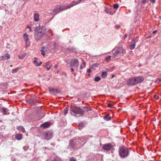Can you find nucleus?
<instances>
[{"mask_svg": "<svg viewBox=\"0 0 161 161\" xmlns=\"http://www.w3.org/2000/svg\"><path fill=\"white\" fill-rule=\"evenodd\" d=\"M45 35V30L42 27L39 26L35 29L34 37L35 40L39 41Z\"/></svg>", "mask_w": 161, "mask_h": 161, "instance_id": "nucleus-1", "label": "nucleus"}, {"mask_svg": "<svg viewBox=\"0 0 161 161\" xmlns=\"http://www.w3.org/2000/svg\"><path fill=\"white\" fill-rule=\"evenodd\" d=\"M70 111L71 114L74 116L80 117L81 116V108L75 106H71Z\"/></svg>", "mask_w": 161, "mask_h": 161, "instance_id": "nucleus-2", "label": "nucleus"}, {"mask_svg": "<svg viewBox=\"0 0 161 161\" xmlns=\"http://www.w3.org/2000/svg\"><path fill=\"white\" fill-rule=\"evenodd\" d=\"M119 153L120 156L122 158L127 157L129 154L128 149L124 147H121L119 149Z\"/></svg>", "mask_w": 161, "mask_h": 161, "instance_id": "nucleus-3", "label": "nucleus"}, {"mask_svg": "<svg viewBox=\"0 0 161 161\" xmlns=\"http://www.w3.org/2000/svg\"><path fill=\"white\" fill-rule=\"evenodd\" d=\"M124 52L125 50L122 47H119L116 51L114 53H113L112 57L115 58H118L123 55Z\"/></svg>", "mask_w": 161, "mask_h": 161, "instance_id": "nucleus-4", "label": "nucleus"}, {"mask_svg": "<svg viewBox=\"0 0 161 161\" xmlns=\"http://www.w3.org/2000/svg\"><path fill=\"white\" fill-rule=\"evenodd\" d=\"M89 136H86L79 137L78 141L76 140L77 143L80 144V147H82L86 142V139L88 138Z\"/></svg>", "mask_w": 161, "mask_h": 161, "instance_id": "nucleus-5", "label": "nucleus"}, {"mask_svg": "<svg viewBox=\"0 0 161 161\" xmlns=\"http://www.w3.org/2000/svg\"><path fill=\"white\" fill-rule=\"evenodd\" d=\"M66 9H67L66 6H60L58 5L55 7L53 11L55 14H56L61 11Z\"/></svg>", "mask_w": 161, "mask_h": 161, "instance_id": "nucleus-6", "label": "nucleus"}, {"mask_svg": "<svg viewBox=\"0 0 161 161\" xmlns=\"http://www.w3.org/2000/svg\"><path fill=\"white\" fill-rule=\"evenodd\" d=\"M79 62L78 60L77 59H73L71 60L70 65V66L74 68H75L76 69H77L79 67Z\"/></svg>", "mask_w": 161, "mask_h": 161, "instance_id": "nucleus-7", "label": "nucleus"}, {"mask_svg": "<svg viewBox=\"0 0 161 161\" xmlns=\"http://www.w3.org/2000/svg\"><path fill=\"white\" fill-rule=\"evenodd\" d=\"M126 84L130 86L136 85L135 77H131L129 78L127 81Z\"/></svg>", "mask_w": 161, "mask_h": 161, "instance_id": "nucleus-8", "label": "nucleus"}, {"mask_svg": "<svg viewBox=\"0 0 161 161\" xmlns=\"http://www.w3.org/2000/svg\"><path fill=\"white\" fill-rule=\"evenodd\" d=\"M102 148L107 151L112 150L113 149V147L111 143L104 144L102 146Z\"/></svg>", "mask_w": 161, "mask_h": 161, "instance_id": "nucleus-9", "label": "nucleus"}, {"mask_svg": "<svg viewBox=\"0 0 161 161\" xmlns=\"http://www.w3.org/2000/svg\"><path fill=\"white\" fill-rule=\"evenodd\" d=\"M138 41V39L137 37L134 39L131 42V44L129 46V48L130 50H132L135 48Z\"/></svg>", "mask_w": 161, "mask_h": 161, "instance_id": "nucleus-10", "label": "nucleus"}, {"mask_svg": "<svg viewBox=\"0 0 161 161\" xmlns=\"http://www.w3.org/2000/svg\"><path fill=\"white\" fill-rule=\"evenodd\" d=\"M79 143H77V141L70 140L69 141V148L72 149L74 148L77 145H78Z\"/></svg>", "mask_w": 161, "mask_h": 161, "instance_id": "nucleus-11", "label": "nucleus"}, {"mask_svg": "<svg viewBox=\"0 0 161 161\" xmlns=\"http://www.w3.org/2000/svg\"><path fill=\"white\" fill-rule=\"evenodd\" d=\"M134 77L136 84L142 82L144 80L143 77L141 76H136Z\"/></svg>", "mask_w": 161, "mask_h": 161, "instance_id": "nucleus-12", "label": "nucleus"}, {"mask_svg": "<svg viewBox=\"0 0 161 161\" xmlns=\"http://www.w3.org/2000/svg\"><path fill=\"white\" fill-rule=\"evenodd\" d=\"M91 108H90L87 107H84L81 109V115H83L84 114V113L88 111H91Z\"/></svg>", "mask_w": 161, "mask_h": 161, "instance_id": "nucleus-13", "label": "nucleus"}, {"mask_svg": "<svg viewBox=\"0 0 161 161\" xmlns=\"http://www.w3.org/2000/svg\"><path fill=\"white\" fill-rule=\"evenodd\" d=\"M52 137V133L51 131L47 132L45 136V138L47 140H48L51 138Z\"/></svg>", "mask_w": 161, "mask_h": 161, "instance_id": "nucleus-14", "label": "nucleus"}, {"mask_svg": "<svg viewBox=\"0 0 161 161\" xmlns=\"http://www.w3.org/2000/svg\"><path fill=\"white\" fill-rule=\"evenodd\" d=\"M9 111L8 108L4 107L2 108L1 110V112L4 115L9 114Z\"/></svg>", "mask_w": 161, "mask_h": 161, "instance_id": "nucleus-15", "label": "nucleus"}, {"mask_svg": "<svg viewBox=\"0 0 161 161\" xmlns=\"http://www.w3.org/2000/svg\"><path fill=\"white\" fill-rule=\"evenodd\" d=\"M23 37L25 41V43L26 46H29V43H28V40L29 39L28 38V35L27 34L25 33L24 34Z\"/></svg>", "mask_w": 161, "mask_h": 161, "instance_id": "nucleus-16", "label": "nucleus"}, {"mask_svg": "<svg viewBox=\"0 0 161 161\" xmlns=\"http://www.w3.org/2000/svg\"><path fill=\"white\" fill-rule=\"evenodd\" d=\"M77 4L76 2L75 1H73L71 3L69 4H68L66 6V9H69Z\"/></svg>", "mask_w": 161, "mask_h": 161, "instance_id": "nucleus-17", "label": "nucleus"}, {"mask_svg": "<svg viewBox=\"0 0 161 161\" xmlns=\"http://www.w3.org/2000/svg\"><path fill=\"white\" fill-rule=\"evenodd\" d=\"M112 9V8H108L107 7H105L104 11L107 14H109L110 15H113V14L111 12V10Z\"/></svg>", "mask_w": 161, "mask_h": 161, "instance_id": "nucleus-18", "label": "nucleus"}, {"mask_svg": "<svg viewBox=\"0 0 161 161\" xmlns=\"http://www.w3.org/2000/svg\"><path fill=\"white\" fill-rule=\"evenodd\" d=\"M50 124L48 122H46L41 125V126L43 128H47L50 126Z\"/></svg>", "mask_w": 161, "mask_h": 161, "instance_id": "nucleus-19", "label": "nucleus"}, {"mask_svg": "<svg viewBox=\"0 0 161 161\" xmlns=\"http://www.w3.org/2000/svg\"><path fill=\"white\" fill-rule=\"evenodd\" d=\"M49 92L50 93L54 94L58 92V90L55 88H52L49 89Z\"/></svg>", "mask_w": 161, "mask_h": 161, "instance_id": "nucleus-20", "label": "nucleus"}, {"mask_svg": "<svg viewBox=\"0 0 161 161\" xmlns=\"http://www.w3.org/2000/svg\"><path fill=\"white\" fill-rule=\"evenodd\" d=\"M34 19L36 22H37L39 21V14L36 13L34 14Z\"/></svg>", "mask_w": 161, "mask_h": 161, "instance_id": "nucleus-21", "label": "nucleus"}, {"mask_svg": "<svg viewBox=\"0 0 161 161\" xmlns=\"http://www.w3.org/2000/svg\"><path fill=\"white\" fill-rule=\"evenodd\" d=\"M15 137L17 140H20L22 138V135L21 134H17L15 135Z\"/></svg>", "mask_w": 161, "mask_h": 161, "instance_id": "nucleus-22", "label": "nucleus"}, {"mask_svg": "<svg viewBox=\"0 0 161 161\" xmlns=\"http://www.w3.org/2000/svg\"><path fill=\"white\" fill-rule=\"evenodd\" d=\"M103 118L105 120L108 121L111 119V117L109 115L107 114L103 117Z\"/></svg>", "mask_w": 161, "mask_h": 161, "instance_id": "nucleus-23", "label": "nucleus"}, {"mask_svg": "<svg viewBox=\"0 0 161 161\" xmlns=\"http://www.w3.org/2000/svg\"><path fill=\"white\" fill-rule=\"evenodd\" d=\"M9 57V55L8 54H6L2 56V59L3 60H7L8 59Z\"/></svg>", "mask_w": 161, "mask_h": 161, "instance_id": "nucleus-24", "label": "nucleus"}, {"mask_svg": "<svg viewBox=\"0 0 161 161\" xmlns=\"http://www.w3.org/2000/svg\"><path fill=\"white\" fill-rule=\"evenodd\" d=\"M26 54L25 53H24L22 54L19 55L18 57L19 59H22L25 56Z\"/></svg>", "mask_w": 161, "mask_h": 161, "instance_id": "nucleus-25", "label": "nucleus"}, {"mask_svg": "<svg viewBox=\"0 0 161 161\" xmlns=\"http://www.w3.org/2000/svg\"><path fill=\"white\" fill-rule=\"evenodd\" d=\"M17 129L19 130L22 131L23 132H24L25 131V128L21 126H18L17 127Z\"/></svg>", "mask_w": 161, "mask_h": 161, "instance_id": "nucleus-26", "label": "nucleus"}, {"mask_svg": "<svg viewBox=\"0 0 161 161\" xmlns=\"http://www.w3.org/2000/svg\"><path fill=\"white\" fill-rule=\"evenodd\" d=\"M107 73L106 72H103L101 74V77L103 78H105L107 76Z\"/></svg>", "mask_w": 161, "mask_h": 161, "instance_id": "nucleus-27", "label": "nucleus"}, {"mask_svg": "<svg viewBox=\"0 0 161 161\" xmlns=\"http://www.w3.org/2000/svg\"><path fill=\"white\" fill-rule=\"evenodd\" d=\"M100 79H101V78L100 77H99L98 76H97L95 77V78L94 79V80L95 81L98 82L100 80Z\"/></svg>", "mask_w": 161, "mask_h": 161, "instance_id": "nucleus-28", "label": "nucleus"}, {"mask_svg": "<svg viewBox=\"0 0 161 161\" xmlns=\"http://www.w3.org/2000/svg\"><path fill=\"white\" fill-rule=\"evenodd\" d=\"M111 57V56L110 55L107 56V57L105 58V60L106 61H109V60H110Z\"/></svg>", "mask_w": 161, "mask_h": 161, "instance_id": "nucleus-29", "label": "nucleus"}, {"mask_svg": "<svg viewBox=\"0 0 161 161\" xmlns=\"http://www.w3.org/2000/svg\"><path fill=\"white\" fill-rule=\"evenodd\" d=\"M19 70V68H17L15 69H13L12 70V73H16Z\"/></svg>", "mask_w": 161, "mask_h": 161, "instance_id": "nucleus-30", "label": "nucleus"}, {"mask_svg": "<svg viewBox=\"0 0 161 161\" xmlns=\"http://www.w3.org/2000/svg\"><path fill=\"white\" fill-rule=\"evenodd\" d=\"M84 124L82 122L80 123L79 124V129L80 130H81L82 129V128Z\"/></svg>", "mask_w": 161, "mask_h": 161, "instance_id": "nucleus-31", "label": "nucleus"}, {"mask_svg": "<svg viewBox=\"0 0 161 161\" xmlns=\"http://www.w3.org/2000/svg\"><path fill=\"white\" fill-rule=\"evenodd\" d=\"M69 110V108L68 107L66 108L64 110V113L65 114H66L68 113V112Z\"/></svg>", "mask_w": 161, "mask_h": 161, "instance_id": "nucleus-32", "label": "nucleus"}, {"mask_svg": "<svg viewBox=\"0 0 161 161\" xmlns=\"http://www.w3.org/2000/svg\"><path fill=\"white\" fill-rule=\"evenodd\" d=\"M69 49L71 52H74L75 51V49L73 47H70Z\"/></svg>", "mask_w": 161, "mask_h": 161, "instance_id": "nucleus-33", "label": "nucleus"}, {"mask_svg": "<svg viewBox=\"0 0 161 161\" xmlns=\"http://www.w3.org/2000/svg\"><path fill=\"white\" fill-rule=\"evenodd\" d=\"M119 7V5L118 4H115L114 5V9H117Z\"/></svg>", "mask_w": 161, "mask_h": 161, "instance_id": "nucleus-34", "label": "nucleus"}, {"mask_svg": "<svg viewBox=\"0 0 161 161\" xmlns=\"http://www.w3.org/2000/svg\"><path fill=\"white\" fill-rule=\"evenodd\" d=\"M42 62H40L39 63H36V64L35 66H40L41 64H42Z\"/></svg>", "mask_w": 161, "mask_h": 161, "instance_id": "nucleus-35", "label": "nucleus"}, {"mask_svg": "<svg viewBox=\"0 0 161 161\" xmlns=\"http://www.w3.org/2000/svg\"><path fill=\"white\" fill-rule=\"evenodd\" d=\"M69 161H76V160L74 158H70Z\"/></svg>", "mask_w": 161, "mask_h": 161, "instance_id": "nucleus-36", "label": "nucleus"}, {"mask_svg": "<svg viewBox=\"0 0 161 161\" xmlns=\"http://www.w3.org/2000/svg\"><path fill=\"white\" fill-rule=\"evenodd\" d=\"M29 29V31H28V32L31 31V29L30 26H27L26 28V29Z\"/></svg>", "mask_w": 161, "mask_h": 161, "instance_id": "nucleus-37", "label": "nucleus"}, {"mask_svg": "<svg viewBox=\"0 0 161 161\" xmlns=\"http://www.w3.org/2000/svg\"><path fill=\"white\" fill-rule=\"evenodd\" d=\"M37 58H34V60L33 61V63L35 65H36V64L37 62Z\"/></svg>", "mask_w": 161, "mask_h": 161, "instance_id": "nucleus-38", "label": "nucleus"}, {"mask_svg": "<svg viewBox=\"0 0 161 161\" xmlns=\"http://www.w3.org/2000/svg\"><path fill=\"white\" fill-rule=\"evenodd\" d=\"M41 54L43 56H44L45 55V52L42 49H41Z\"/></svg>", "mask_w": 161, "mask_h": 161, "instance_id": "nucleus-39", "label": "nucleus"}, {"mask_svg": "<svg viewBox=\"0 0 161 161\" xmlns=\"http://www.w3.org/2000/svg\"><path fill=\"white\" fill-rule=\"evenodd\" d=\"M84 1L82 0H79L76 2L77 4L80 3L81 2H83Z\"/></svg>", "mask_w": 161, "mask_h": 161, "instance_id": "nucleus-40", "label": "nucleus"}, {"mask_svg": "<svg viewBox=\"0 0 161 161\" xmlns=\"http://www.w3.org/2000/svg\"><path fill=\"white\" fill-rule=\"evenodd\" d=\"M154 97L156 99H158V96L156 95H154Z\"/></svg>", "mask_w": 161, "mask_h": 161, "instance_id": "nucleus-41", "label": "nucleus"}, {"mask_svg": "<svg viewBox=\"0 0 161 161\" xmlns=\"http://www.w3.org/2000/svg\"><path fill=\"white\" fill-rule=\"evenodd\" d=\"M51 67V66L49 67H48L47 66L46 67L47 70H49L50 69Z\"/></svg>", "mask_w": 161, "mask_h": 161, "instance_id": "nucleus-42", "label": "nucleus"}, {"mask_svg": "<svg viewBox=\"0 0 161 161\" xmlns=\"http://www.w3.org/2000/svg\"><path fill=\"white\" fill-rule=\"evenodd\" d=\"M115 27L117 29H118L120 27V26L119 25H116L115 26Z\"/></svg>", "mask_w": 161, "mask_h": 161, "instance_id": "nucleus-43", "label": "nucleus"}, {"mask_svg": "<svg viewBox=\"0 0 161 161\" xmlns=\"http://www.w3.org/2000/svg\"><path fill=\"white\" fill-rule=\"evenodd\" d=\"M51 161H60L58 159L55 158L51 160Z\"/></svg>", "mask_w": 161, "mask_h": 161, "instance_id": "nucleus-44", "label": "nucleus"}, {"mask_svg": "<svg viewBox=\"0 0 161 161\" xmlns=\"http://www.w3.org/2000/svg\"><path fill=\"white\" fill-rule=\"evenodd\" d=\"M146 0H143L142 2V4H144L146 3Z\"/></svg>", "mask_w": 161, "mask_h": 161, "instance_id": "nucleus-45", "label": "nucleus"}, {"mask_svg": "<svg viewBox=\"0 0 161 161\" xmlns=\"http://www.w3.org/2000/svg\"><path fill=\"white\" fill-rule=\"evenodd\" d=\"M151 3H155V0H150Z\"/></svg>", "mask_w": 161, "mask_h": 161, "instance_id": "nucleus-46", "label": "nucleus"}, {"mask_svg": "<svg viewBox=\"0 0 161 161\" xmlns=\"http://www.w3.org/2000/svg\"><path fill=\"white\" fill-rule=\"evenodd\" d=\"M91 72V70L90 69H89L87 70V72L88 73H90Z\"/></svg>", "mask_w": 161, "mask_h": 161, "instance_id": "nucleus-47", "label": "nucleus"}, {"mask_svg": "<svg viewBox=\"0 0 161 161\" xmlns=\"http://www.w3.org/2000/svg\"><path fill=\"white\" fill-rule=\"evenodd\" d=\"M127 34H125V35L124 37V39H125L127 37Z\"/></svg>", "mask_w": 161, "mask_h": 161, "instance_id": "nucleus-48", "label": "nucleus"}, {"mask_svg": "<svg viewBox=\"0 0 161 161\" xmlns=\"http://www.w3.org/2000/svg\"><path fill=\"white\" fill-rule=\"evenodd\" d=\"M108 107H111L112 106V105L111 104H108Z\"/></svg>", "mask_w": 161, "mask_h": 161, "instance_id": "nucleus-49", "label": "nucleus"}, {"mask_svg": "<svg viewBox=\"0 0 161 161\" xmlns=\"http://www.w3.org/2000/svg\"><path fill=\"white\" fill-rule=\"evenodd\" d=\"M157 32V30H154V31H153V34L156 33Z\"/></svg>", "mask_w": 161, "mask_h": 161, "instance_id": "nucleus-50", "label": "nucleus"}, {"mask_svg": "<svg viewBox=\"0 0 161 161\" xmlns=\"http://www.w3.org/2000/svg\"><path fill=\"white\" fill-rule=\"evenodd\" d=\"M50 63V62H47V63H46V65L47 66H48L49 65V64Z\"/></svg>", "mask_w": 161, "mask_h": 161, "instance_id": "nucleus-51", "label": "nucleus"}, {"mask_svg": "<svg viewBox=\"0 0 161 161\" xmlns=\"http://www.w3.org/2000/svg\"><path fill=\"white\" fill-rule=\"evenodd\" d=\"M58 67V65H57V64H55V65H54V68H57Z\"/></svg>", "mask_w": 161, "mask_h": 161, "instance_id": "nucleus-52", "label": "nucleus"}, {"mask_svg": "<svg viewBox=\"0 0 161 161\" xmlns=\"http://www.w3.org/2000/svg\"><path fill=\"white\" fill-rule=\"evenodd\" d=\"M82 64L83 65H84L85 66V63L84 62V61L82 62Z\"/></svg>", "mask_w": 161, "mask_h": 161, "instance_id": "nucleus-53", "label": "nucleus"}, {"mask_svg": "<svg viewBox=\"0 0 161 161\" xmlns=\"http://www.w3.org/2000/svg\"><path fill=\"white\" fill-rule=\"evenodd\" d=\"M115 76L114 75H113L111 77V79L113 78Z\"/></svg>", "mask_w": 161, "mask_h": 161, "instance_id": "nucleus-54", "label": "nucleus"}, {"mask_svg": "<svg viewBox=\"0 0 161 161\" xmlns=\"http://www.w3.org/2000/svg\"><path fill=\"white\" fill-rule=\"evenodd\" d=\"M80 69H83V68L82 67V66L81 65H80Z\"/></svg>", "mask_w": 161, "mask_h": 161, "instance_id": "nucleus-55", "label": "nucleus"}, {"mask_svg": "<svg viewBox=\"0 0 161 161\" xmlns=\"http://www.w3.org/2000/svg\"><path fill=\"white\" fill-rule=\"evenodd\" d=\"M71 71L72 72H73L74 71V70L73 69V68L71 69Z\"/></svg>", "mask_w": 161, "mask_h": 161, "instance_id": "nucleus-56", "label": "nucleus"}, {"mask_svg": "<svg viewBox=\"0 0 161 161\" xmlns=\"http://www.w3.org/2000/svg\"><path fill=\"white\" fill-rule=\"evenodd\" d=\"M88 76H90V74H88Z\"/></svg>", "mask_w": 161, "mask_h": 161, "instance_id": "nucleus-57", "label": "nucleus"}, {"mask_svg": "<svg viewBox=\"0 0 161 161\" xmlns=\"http://www.w3.org/2000/svg\"><path fill=\"white\" fill-rule=\"evenodd\" d=\"M44 48V47H42V49H43V48Z\"/></svg>", "mask_w": 161, "mask_h": 161, "instance_id": "nucleus-58", "label": "nucleus"}, {"mask_svg": "<svg viewBox=\"0 0 161 161\" xmlns=\"http://www.w3.org/2000/svg\"><path fill=\"white\" fill-rule=\"evenodd\" d=\"M90 137H92V136H90Z\"/></svg>", "mask_w": 161, "mask_h": 161, "instance_id": "nucleus-59", "label": "nucleus"}]
</instances>
